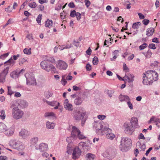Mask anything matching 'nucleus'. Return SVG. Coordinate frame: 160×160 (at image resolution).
Instances as JSON below:
<instances>
[{"instance_id":"a878e982","label":"nucleus","mask_w":160,"mask_h":160,"mask_svg":"<svg viewBox=\"0 0 160 160\" xmlns=\"http://www.w3.org/2000/svg\"><path fill=\"white\" fill-rule=\"evenodd\" d=\"M19 105L22 108H25L28 105V103L25 100H20L18 102Z\"/></svg>"},{"instance_id":"e433bc0d","label":"nucleus","mask_w":160,"mask_h":160,"mask_svg":"<svg viewBox=\"0 0 160 160\" xmlns=\"http://www.w3.org/2000/svg\"><path fill=\"white\" fill-rule=\"evenodd\" d=\"M23 52L25 54L29 55L31 53V48L28 49L25 48L23 50Z\"/></svg>"},{"instance_id":"cd10ccee","label":"nucleus","mask_w":160,"mask_h":160,"mask_svg":"<svg viewBox=\"0 0 160 160\" xmlns=\"http://www.w3.org/2000/svg\"><path fill=\"white\" fill-rule=\"evenodd\" d=\"M154 31L153 28H148L147 31L146 35L148 37L152 36Z\"/></svg>"},{"instance_id":"5fc2aeb1","label":"nucleus","mask_w":160,"mask_h":160,"mask_svg":"<svg viewBox=\"0 0 160 160\" xmlns=\"http://www.w3.org/2000/svg\"><path fill=\"white\" fill-rule=\"evenodd\" d=\"M142 22L145 25H147L149 23V20L148 19H144Z\"/></svg>"},{"instance_id":"58836bf2","label":"nucleus","mask_w":160,"mask_h":160,"mask_svg":"<svg viewBox=\"0 0 160 160\" xmlns=\"http://www.w3.org/2000/svg\"><path fill=\"white\" fill-rule=\"evenodd\" d=\"M66 76L62 75V79L61 82L63 85H65L67 82L66 80L65 79Z\"/></svg>"},{"instance_id":"a211bd4d","label":"nucleus","mask_w":160,"mask_h":160,"mask_svg":"<svg viewBox=\"0 0 160 160\" xmlns=\"http://www.w3.org/2000/svg\"><path fill=\"white\" fill-rule=\"evenodd\" d=\"M14 132V128L13 127H11L5 130V134L8 136H11L13 135Z\"/></svg>"},{"instance_id":"6ab92c4d","label":"nucleus","mask_w":160,"mask_h":160,"mask_svg":"<svg viewBox=\"0 0 160 160\" xmlns=\"http://www.w3.org/2000/svg\"><path fill=\"white\" fill-rule=\"evenodd\" d=\"M64 105L65 108L66 109L70 111L72 110V106L71 104L69 103V101L68 99L65 100L64 102Z\"/></svg>"},{"instance_id":"37998d69","label":"nucleus","mask_w":160,"mask_h":160,"mask_svg":"<svg viewBox=\"0 0 160 160\" xmlns=\"http://www.w3.org/2000/svg\"><path fill=\"white\" fill-rule=\"evenodd\" d=\"M148 44L146 43H144L139 47V48L140 50H142L146 48Z\"/></svg>"},{"instance_id":"4c0bfd02","label":"nucleus","mask_w":160,"mask_h":160,"mask_svg":"<svg viewBox=\"0 0 160 160\" xmlns=\"http://www.w3.org/2000/svg\"><path fill=\"white\" fill-rule=\"evenodd\" d=\"M28 6L32 8H35L37 6V4L35 2H33L29 3L28 4Z\"/></svg>"},{"instance_id":"b1692460","label":"nucleus","mask_w":160,"mask_h":160,"mask_svg":"<svg viewBox=\"0 0 160 160\" xmlns=\"http://www.w3.org/2000/svg\"><path fill=\"white\" fill-rule=\"evenodd\" d=\"M83 100L81 96H78L74 100V103L75 104L77 105H80L82 103Z\"/></svg>"},{"instance_id":"473e14b6","label":"nucleus","mask_w":160,"mask_h":160,"mask_svg":"<svg viewBox=\"0 0 160 160\" xmlns=\"http://www.w3.org/2000/svg\"><path fill=\"white\" fill-rule=\"evenodd\" d=\"M0 118L2 120H4L6 117L5 111L4 110H2L0 111Z\"/></svg>"},{"instance_id":"a19ab883","label":"nucleus","mask_w":160,"mask_h":160,"mask_svg":"<svg viewBox=\"0 0 160 160\" xmlns=\"http://www.w3.org/2000/svg\"><path fill=\"white\" fill-rule=\"evenodd\" d=\"M98 60L97 57H94L92 60V63L94 65H96L98 63Z\"/></svg>"},{"instance_id":"0e129e2a","label":"nucleus","mask_w":160,"mask_h":160,"mask_svg":"<svg viewBox=\"0 0 160 160\" xmlns=\"http://www.w3.org/2000/svg\"><path fill=\"white\" fill-rule=\"evenodd\" d=\"M69 7L71 8H73L75 6L74 3L73 2H71L68 4Z\"/></svg>"},{"instance_id":"2eb2a0df","label":"nucleus","mask_w":160,"mask_h":160,"mask_svg":"<svg viewBox=\"0 0 160 160\" xmlns=\"http://www.w3.org/2000/svg\"><path fill=\"white\" fill-rule=\"evenodd\" d=\"M68 67L67 64L64 62L59 60L57 64V67L59 69L65 70Z\"/></svg>"},{"instance_id":"774afa93","label":"nucleus","mask_w":160,"mask_h":160,"mask_svg":"<svg viewBox=\"0 0 160 160\" xmlns=\"http://www.w3.org/2000/svg\"><path fill=\"white\" fill-rule=\"evenodd\" d=\"M91 52L92 50L90 48H89L86 51V53L87 54L89 55H90L91 54Z\"/></svg>"},{"instance_id":"bb28decb","label":"nucleus","mask_w":160,"mask_h":160,"mask_svg":"<svg viewBox=\"0 0 160 160\" xmlns=\"http://www.w3.org/2000/svg\"><path fill=\"white\" fill-rule=\"evenodd\" d=\"M7 128V126L5 124L0 122V133L4 132Z\"/></svg>"},{"instance_id":"338daca9","label":"nucleus","mask_w":160,"mask_h":160,"mask_svg":"<svg viewBox=\"0 0 160 160\" xmlns=\"http://www.w3.org/2000/svg\"><path fill=\"white\" fill-rule=\"evenodd\" d=\"M119 52V51L118 50H115L113 52H112V55H115L117 56H118V53Z\"/></svg>"},{"instance_id":"7c9ffc66","label":"nucleus","mask_w":160,"mask_h":160,"mask_svg":"<svg viewBox=\"0 0 160 160\" xmlns=\"http://www.w3.org/2000/svg\"><path fill=\"white\" fill-rule=\"evenodd\" d=\"M47 104L52 106H54L57 105H59L60 103L56 101H53L52 102L47 101Z\"/></svg>"},{"instance_id":"4be33fe9","label":"nucleus","mask_w":160,"mask_h":160,"mask_svg":"<svg viewBox=\"0 0 160 160\" xmlns=\"http://www.w3.org/2000/svg\"><path fill=\"white\" fill-rule=\"evenodd\" d=\"M96 129L97 130H101V133H102V134L103 135L104 134L103 133V132L105 131L103 129L104 128H103V125L101 123H96Z\"/></svg>"},{"instance_id":"393cba45","label":"nucleus","mask_w":160,"mask_h":160,"mask_svg":"<svg viewBox=\"0 0 160 160\" xmlns=\"http://www.w3.org/2000/svg\"><path fill=\"white\" fill-rule=\"evenodd\" d=\"M46 128L48 129H54L55 126L54 123L48 121L46 122Z\"/></svg>"},{"instance_id":"de8ad7c7","label":"nucleus","mask_w":160,"mask_h":160,"mask_svg":"<svg viewBox=\"0 0 160 160\" xmlns=\"http://www.w3.org/2000/svg\"><path fill=\"white\" fill-rule=\"evenodd\" d=\"M27 61V60L24 58L20 59L19 60V64L20 65H22Z\"/></svg>"},{"instance_id":"ea45409f","label":"nucleus","mask_w":160,"mask_h":160,"mask_svg":"<svg viewBox=\"0 0 160 160\" xmlns=\"http://www.w3.org/2000/svg\"><path fill=\"white\" fill-rule=\"evenodd\" d=\"M9 63L10 65L12 66L14 64L15 61L12 60V57H11L10 59L5 62V63Z\"/></svg>"},{"instance_id":"c756f323","label":"nucleus","mask_w":160,"mask_h":160,"mask_svg":"<svg viewBox=\"0 0 160 160\" xmlns=\"http://www.w3.org/2000/svg\"><path fill=\"white\" fill-rule=\"evenodd\" d=\"M45 25L46 27L50 28L52 25V21L48 19L46 21Z\"/></svg>"},{"instance_id":"49530a36","label":"nucleus","mask_w":160,"mask_h":160,"mask_svg":"<svg viewBox=\"0 0 160 160\" xmlns=\"http://www.w3.org/2000/svg\"><path fill=\"white\" fill-rule=\"evenodd\" d=\"M76 11L74 10L71 12L70 16L71 17L73 18L76 16Z\"/></svg>"},{"instance_id":"4d7b16f0","label":"nucleus","mask_w":160,"mask_h":160,"mask_svg":"<svg viewBox=\"0 0 160 160\" xmlns=\"http://www.w3.org/2000/svg\"><path fill=\"white\" fill-rule=\"evenodd\" d=\"M85 5L87 7H88L90 5L91 3L88 0H84Z\"/></svg>"},{"instance_id":"09e8293b","label":"nucleus","mask_w":160,"mask_h":160,"mask_svg":"<svg viewBox=\"0 0 160 160\" xmlns=\"http://www.w3.org/2000/svg\"><path fill=\"white\" fill-rule=\"evenodd\" d=\"M37 8H38V10L41 11H42L45 9L44 6L42 5H39L38 6Z\"/></svg>"},{"instance_id":"c03bdc74","label":"nucleus","mask_w":160,"mask_h":160,"mask_svg":"<svg viewBox=\"0 0 160 160\" xmlns=\"http://www.w3.org/2000/svg\"><path fill=\"white\" fill-rule=\"evenodd\" d=\"M50 66H51L52 67H50V71L51 70L52 72H53L54 73H56V71L55 67L51 64H50Z\"/></svg>"},{"instance_id":"412c9836","label":"nucleus","mask_w":160,"mask_h":160,"mask_svg":"<svg viewBox=\"0 0 160 160\" xmlns=\"http://www.w3.org/2000/svg\"><path fill=\"white\" fill-rule=\"evenodd\" d=\"M138 121L137 118L133 117L131 119L130 124L132 127L135 128H137L138 126Z\"/></svg>"},{"instance_id":"ddd939ff","label":"nucleus","mask_w":160,"mask_h":160,"mask_svg":"<svg viewBox=\"0 0 160 160\" xmlns=\"http://www.w3.org/2000/svg\"><path fill=\"white\" fill-rule=\"evenodd\" d=\"M30 135V132L28 130L22 129L19 133V136L22 137L23 138H26Z\"/></svg>"},{"instance_id":"052dcab7","label":"nucleus","mask_w":160,"mask_h":160,"mask_svg":"<svg viewBox=\"0 0 160 160\" xmlns=\"http://www.w3.org/2000/svg\"><path fill=\"white\" fill-rule=\"evenodd\" d=\"M86 69L87 71H90L91 69V66L89 63L87 64L86 66Z\"/></svg>"},{"instance_id":"6e6552de","label":"nucleus","mask_w":160,"mask_h":160,"mask_svg":"<svg viewBox=\"0 0 160 160\" xmlns=\"http://www.w3.org/2000/svg\"><path fill=\"white\" fill-rule=\"evenodd\" d=\"M25 77L26 78V84L28 85L35 86L37 85L36 80L34 76L29 73H26Z\"/></svg>"},{"instance_id":"9d476101","label":"nucleus","mask_w":160,"mask_h":160,"mask_svg":"<svg viewBox=\"0 0 160 160\" xmlns=\"http://www.w3.org/2000/svg\"><path fill=\"white\" fill-rule=\"evenodd\" d=\"M9 67L4 68L3 70L0 73V83H3L6 81V78L9 69Z\"/></svg>"},{"instance_id":"e2e57ef3","label":"nucleus","mask_w":160,"mask_h":160,"mask_svg":"<svg viewBox=\"0 0 160 160\" xmlns=\"http://www.w3.org/2000/svg\"><path fill=\"white\" fill-rule=\"evenodd\" d=\"M72 88L73 90L75 91H78L80 90V88L75 85L73 86Z\"/></svg>"},{"instance_id":"423d86ee","label":"nucleus","mask_w":160,"mask_h":160,"mask_svg":"<svg viewBox=\"0 0 160 160\" xmlns=\"http://www.w3.org/2000/svg\"><path fill=\"white\" fill-rule=\"evenodd\" d=\"M9 146L13 148L18 150H22L24 148V146L22 142L15 139L11 140L9 143Z\"/></svg>"},{"instance_id":"c9c22d12","label":"nucleus","mask_w":160,"mask_h":160,"mask_svg":"<svg viewBox=\"0 0 160 160\" xmlns=\"http://www.w3.org/2000/svg\"><path fill=\"white\" fill-rule=\"evenodd\" d=\"M137 145H138L140 148L141 150L144 151L145 150L146 148V145L144 144H141L140 143H137Z\"/></svg>"},{"instance_id":"aec40b11","label":"nucleus","mask_w":160,"mask_h":160,"mask_svg":"<svg viewBox=\"0 0 160 160\" xmlns=\"http://www.w3.org/2000/svg\"><path fill=\"white\" fill-rule=\"evenodd\" d=\"M38 149L41 152L47 151L48 149V144L45 143H41L39 146Z\"/></svg>"},{"instance_id":"6e6d98bb","label":"nucleus","mask_w":160,"mask_h":160,"mask_svg":"<svg viewBox=\"0 0 160 160\" xmlns=\"http://www.w3.org/2000/svg\"><path fill=\"white\" fill-rule=\"evenodd\" d=\"M52 93L49 91L47 92L46 94V96L47 98H49L50 97L52 96Z\"/></svg>"},{"instance_id":"4468645a","label":"nucleus","mask_w":160,"mask_h":160,"mask_svg":"<svg viewBox=\"0 0 160 160\" xmlns=\"http://www.w3.org/2000/svg\"><path fill=\"white\" fill-rule=\"evenodd\" d=\"M81 153V150L78 148H75L72 153L73 159L75 160L78 158L80 155Z\"/></svg>"},{"instance_id":"bf43d9fd","label":"nucleus","mask_w":160,"mask_h":160,"mask_svg":"<svg viewBox=\"0 0 160 160\" xmlns=\"http://www.w3.org/2000/svg\"><path fill=\"white\" fill-rule=\"evenodd\" d=\"M76 16L77 18V20H79L81 18V14L80 13L77 12Z\"/></svg>"},{"instance_id":"1a4fd4ad","label":"nucleus","mask_w":160,"mask_h":160,"mask_svg":"<svg viewBox=\"0 0 160 160\" xmlns=\"http://www.w3.org/2000/svg\"><path fill=\"white\" fill-rule=\"evenodd\" d=\"M123 127L125 128L124 131L127 134L131 135L135 130V128L132 126L130 123L128 122L124 123Z\"/></svg>"},{"instance_id":"13d9d810","label":"nucleus","mask_w":160,"mask_h":160,"mask_svg":"<svg viewBox=\"0 0 160 160\" xmlns=\"http://www.w3.org/2000/svg\"><path fill=\"white\" fill-rule=\"evenodd\" d=\"M8 94L10 95H11L13 93V92H12L10 87L8 86Z\"/></svg>"},{"instance_id":"79ce46f5","label":"nucleus","mask_w":160,"mask_h":160,"mask_svg":"<svg viewBox=\"0 0 160 160\" xmlns=\"http://www.w3.org/2000/svg\"><path fill=\"white\" fill-rule=\"evenodd\" d=\"M42 15L41 14H39L37 18H36V21L39 24L40 23H41V20L42 19Z\"/></svg>"},{"instance_id":"20e7f679","label":"nucleus","mask_w":160,"mask_h":160,"mask_svg":"<svg viewBox=\"0 0 160 160\" xmlns=\"http://www.w3.org/2000/svg\"><path fill=\"white\" fill-rule=\"evenodd\" d=\"M24 113V112L17 107L13 108L12 110V117L15 120H18L22 118Z\"/></svg>"},{"instance_id":"f257e3e1","label":"nucleus","mask_w":160,"mask_h":160,"mask_svg":"<svg viewBox=\"0 0 160 160\" xmlns=\"http://www.w3.org/2000/svg\"><path fill=\"white\" fill-rule=\"evenodd\" d=\"M158 75L155 71L148 70L142 74V82L146 85H151L158 79Z\"/></svg>"},{"instance_id":"69168bd1","label":"nucleus","mask_w":160,"mask_h":160,"mask_svg":"<svg viewBox=\"0 0 160 160\" xmlns=\"http://www.w3.org/2000/svg\"><path fill=\"white\" fill-rule=\"evenodd\" d=\"M15 102L14 101H12L10 103V108H11L12 109L13 108L16 107H15Z\"/></svg>"},{"instance_id":"f8f14e48","label":"nucleus","mask_w":160,"mask_h":160,"mask_svg":"<svg viewBox=\"0 0 160 160\" xmlns=\"http://www.w3.org/2000/svg\"><path fill=\"white\" fill-rule=\"evenodd\" d=\"M24 71V70L23 69H22L19 71L17 70L10 73V76L12 78L16 79L18 77L19 75L22 74Z\"/></svg>"},{"instance_id":"2f4dec72","label":"nucleus","mask_w":160,"mask_h":160,"mask_svg":"<svg viewBox=\"0 0 160 160\" xmlns=\"http://www.w3.org/2000/svg\"><path fill=\"white\" fill-rule=\"evenodd\" d=\"M55 114L52 112H46L44 114V117L47 118L48 119H50L51 117L54 116Z\"/></svg>"},{"instance_id":"8fccbe9b","label":"nucleus","mask_w":160,"mask_h":160,"mask_svg":"<svg viewBox=\"0 0 160 160\" xmlns=\"http://www.w3.org/2000/svg\"><path fill=\"white\" fill-rule=\"evenodd\" d=\"M9 55L8 53H7L5 54H4L0 56V58L2 59H4L5 58L7 57Z\"/></svg>"},{"instance_id":"864d4df0","label":"nucleus","mask_w":160,"mask_h":160,"mask_svg":"<svg viewBox=\"0 0 160 160\" xmlns=\"http://www.w3.org/2000/svg\"><path fill=\"white\" fill-rule=\"evenodd\" d=\"M123 66L124 70H126V71L127 72H129V69L125 63H123Z\"/></svg>"},{"instance_id":"dca6fc26","label":"nucleus","mask_w":160,"mask_h":160,"mask_svg":"<svg viewBox=\"0 0 160 160\" xmlns=\"http://www.w3.org/2000/svg\"><path fill=\"white\" fill-rule=\"evenodd\" d=\"M40 65L42 69H44L48 72L50 71V67H52L50 66V64L48 65L47 61L45 60L42 61L41 62Z\"/></svg>"},{"instance_id":"f03ea898","label":"nucleus","mask_w":160,"mask_h":160,"mask_svg":"<svg viewBox=\"0 0 160 160\" xmlns=\"http://www.w3.org/2000/svg\"><path fill=\"white\" fill-rule=\"evenodd\" d=\"M132 144V141L130 138L127 137H123L122 138L121 144L120 145V150L123 152L127 151L129 147Z\"/></svg>"},{"instance_id":"680f3d73","label":"nucleus","mask_w":160,"mask_h":160,"mask_svg":"<svg viewBox=\"0 0 160 160\" xmlns=\"http://www.w3.org/2000/svg\"><path fill=\"white\" fill-rule=\"evenodd\" d=\"M73 44L76 47H78L79 46V42L78 41H76L75 40H73Z\"/></svg>"},{"instance_id":"9b49d317","label":"nucleus","mask_w":160,"mask_h":160,"mask_svg":"<svg viewBox=\"0 0 160 160\" xmlns=\"http://www.w3.org/2000/svg\"><path fill=\"white\" fill-rule=\"evenodd\" d=\"M106 132V137L107 138L112 140L115 138V135L112 132L111 129L108 127H104L103 129Z\"/></svg>"},{"instance_id":"72a5a7b5","label":"nucleus","mask_w":160,"mask_h":160,"mask_svg":"<svg viewBox=\"0 0 160 160\" xmlns=\"http://www.w3.org/2000/svg\"><path fill=\"white\" fill-rule=\"evenodd\" d=\"M141 23L140 22L134 23L132 26V27L134 29H137L139 28V26H140Z\"/></svg>"},{"instance_id":"0eeeda50","label":"nucleus","mask_w":160,"mask_h":160,"mask_svg":"<svg viewBox=\"0 0 160 160\" xmlns=\"http://www.w3.org/2000/svg\"><path fill=\"white\" fill-rule=\"evenodd\" d=\"M86 114L85 112H81L79 111H76L74 112V118L77 121L82 119V124L83 125L86 120V119L84 118Z\"/></svg>"},{"instance_id":"3c124183","label":"nucleus","mask_w":160,"mask_h":160,"mask_svg":"<svg viewBox=\"0 0 160 160\" xmlns=\"http://www.w3.org/2000/svg\"><path fill=\"white\" fill-rule=\"evenodd\" d=\"M148 47L149 48L153 49H155L156 48L155 44L153 43L150 44L148 46Z\"/></svg>"},{"instance_id":"603ef678","label":"nucleus","mask_w":160,"mask_h":160,"mask_svg":"<svg viewBox=\"0 0 160 160\" xmlns=\"http://www.w3.org/2000/svg\"><path fill=\"white\" fill-rule=\"evenodd\" d=\"M127 104L128 105V107L130 109H133V106L132 104L130 102V101H128L127 102Z\"/></svg>"},{"instance_id":"f3484780","label":"nucleus","mask_w":160,"mask_h":160,"mask_svg":"<svg viewBox=\"0 0 160 160\" xmlns=\"http://www.w3.org/2000/svg\"><path fill=\"white\" fill-rule=\"evenodd\" d=\"M134 78L133 74L128 73L126 74L123 78L125 79V81H127L129 83H131L133 81Z\"/></svg>"},{"instance_id":"7ed1b4c3","label":"nucleus","mask_w":160,"mask_h":160,"mask_svg":"<svg viewBox=\"0 0 160 160\" xmlns=\"http://www.w3.org/2000/svg\"><path fill=\"white\" fill-rule=\"evenodd\" d=\"M71 137L75 139H76L78 138L79 139H84L86 138V137L81 132L79 129L75 126H73L72 127Z\"/></svg>"},{"instance_id":"a18cd8bd","label":"nucleus","mask_w":160,"mask_h":160,"mask_svg":"<svg viewBox=\"0 0 160 160\" xmlns=\"http://www.w3.org/2000/svg\"><path fill=\"white\" fill-rule=\"evenodd\" d=\"M106 117V116L104 115H98L97 116L98 119L102 120H104Z\"/></svg>"},{"instance_id":"f704fd0d","label":"nucleus","mask_w":160,"mask_h":160,"mask_svg":"<svg viewBox=\"0 0 160 160\" xmlns=\"http://www.w3.org/2000/svg\"><path fill=\"white\" fill-rule=\"evenodd\" d=\"M38 141V138L37 137H34L31 139V143L33 144H36Z\"/></svg>"},{"instance_id":"5701e85b","label":"nucleus","mask_w":160,"mask_h":160,"mask_svg":"<svg viewBox=\"0 0 160 160\" xmlns=\"http://www.w3.org/2000/svg\"><path fill=\"white\" fill-rule=\"evenodd\" d=\"M119 99L121 102L130 101V99L128 96L121 94L119 97Z\"/></svg>"},{"instance_id":"c85d7f7f","label":"nucleus","mask_w":160,"mask_h":160,"mask_svg":"<svg viewBox=\"0 0 160 160\" xmlns=\"http://www.w3.org/2000/svg\"><path fill=\"white\" fill-rule=\"evenodd\" d=\"M95 157L94 154L89 153H87L86 156V158H87V160H93Z\"/></svg>"},{"instance_id":"39448f33","label":"nucleus","mask_w":160,"mask_h":160,"mask_svg":"<svg viewBox=\"0 0 160 160\" xmlns=\"http://www.w3.org/2000/svg\"><path fill=\"white\" fill-rule=\"evenodd\" d=\"M116 150L114 148H110L106 150L102 154V155L104 157L108 158L109 159H112L115 156Z\"/></svg>"}]
</instances>
